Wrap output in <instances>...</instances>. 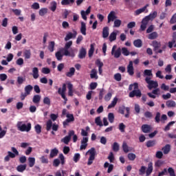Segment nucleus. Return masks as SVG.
I'll return each instance as SVG.
<instances>
[{
	"label": "nucleus",
	"instance_id": "f257e3e1",
	"mask_svg": "<svg viewBox=\"0 0 176 176\" xmlns=\"http://www.w3.org/2000/svg\"><path fill=\"white\" fill-rule=\"evenodd\" d=\"M12 151H8V155L4 157V162H10V159H14L16 156H19V151L15 147L11 148Z\"/></svg>",
	"mask_w": 176,
	"mask_h": 176
},
{
	"label": "nucleus",
	"instance_id": "f03ea898",
	"mask_svg": "<svg viewBox=\"0 0 176 176\" xmlns=\"http://www.w3.org/2000/svg\"><path fill=\"white\" fill-rule=\"evenodd\" d=\"M16 127L18 129V130H19V131H27V133H28V131H31V123H28V124H23V121H19L16 124Z\"/></svg>",
	"mask_w": 176,
	"mask_h": 176
},
{
	"label": "nucleus",
	"instance_id": "7ed1b4c3",
	"mask_svg": "<svg viewBox=\"0 0 176 176\" xmlns=\"http://www.w3.org/2000/svg\"><path fill=\"white\" fill-rule=\"evenodd\" d=\"M58 157L60 160L59 159L54 160L53 164H52L54 167H58V166H60V164H62V166H64V164H65V157H64V155L63 153H60L59 154Z\"/></svg>",
	"mask_w": 176,
	"mask_h": 176
},
{
	"label": "nucleus",
	"instance_id": "20e7f679",
	"mask_svg": "<svg viewBox=\"0 0 176 176\" xmlns=\"http://www.w3.org/2000/svg\"><path fill=\"white\" fill-rule=\"evenodd\" d=\"M145 82L147 83L148 89L149 90H152V89H157L159 87V84L157 83V81H153L151 80V78L146 77Z\"/></svg>",
	"mask_w": 176,
	"mask_h": 176
},
{
	"label": "nucleus",
	"instance_id": "39448f33",
	"mask_svg": "<svg viewBox=\"0 0 176 176\" xmlns=\"http://www.w3.org/2000/svg\"><path fill=\"white\" fill-rule=\"evenodd\" d=\"M65 91H67V84L64 83L63 84L62 88H58V93L61 96L62 98L65 100L64 104H67V101H68V99L67 98V96H65Z\"/></svg>",
	"mask_w": 176,
	"mask_h": 176
},
{
	"label": "nucleus",
	"instance_id": "423d86ee",
	"mask_svg": "<svg viewBox=\"0 0 176 176\" xmlns=\"http://www.w3.org/2000/svg\"><path fill=\"white\" fill-rule=\"evenodd\" d=\"M52 129L53 131H57L58 130V124H53L52 120H48L46 123V130L47 131H50Z\"/></svg>",
	"mask_w": 176,
	"mask_h": 176
},
{
	"label": "nucleus",
	"instance_id": "0eeeda50",
	"mask_svg": "<svg viewBox=\"0 0 176 176\" xmlns=\"http://www.w3.org/2000/svg\"><path fill=\"white\" fill-rule=\"evenodd\" d=\"M89 165L90 166V164H93V160H94L96 159V156H97V151L94 147H92L89 150Z\"/></svg>",
	"mask_w": 176,
	"mask_h": 176
},
{
	"label": "nucleus",
	"instance_id": "6e6552de",
	"mask_svg": "<svg viewBox=\"0 0 176 176\" xmlns=\"http://www.w3.org/2000/svg\"><path fill=\"white\" fill-rule=\"evenodd\" d=\"M116 45H113L111 50V55L114 56V58H119L122 56V49L119 47L116 50Z\"/></svg>",
	"mask_w": 176,
	"mask_h": 176
},
{
	"label": "nucleus",
	"instance_id": "1a4fd4ad",
	"mask_svg": "<svg viewBox=\"0 0 176 176\" xmlns=\"http://www.w3.org/2000/svg\"><path fill=\"white\" fill-rule=\"evenodd\" d=\"M75 134V131H69L68 135L65 136L61 140V142H64L66 145H68L69 144V141H71V137Z\"/></svg>",
	"mask_w": 176,
	"mask_h": 176
},
{
	"label": "nucleus",
	"instance_id": "9d476101",
	"mask_svg": "<svg viewBox=\"0 0 176 176\" xmlns=\"http://www.w3.org/2000/svg\"><path fill=\"white\" fill-rule=\"evenodd\" d=\"M126 111V114H125V118H129L130 116V108L129 107H120L118 109L119 113H121L122 115H124V111Z\"/></svg>",
	"mask_w": 176,
	"mask_h": 176
},
{
	"label": "nucleus",
	"instance_id": "9b49d317",
	"mask_svg": "<svg viewBox=\"0 0 176 176\" xmlns=\"http://www.w3.org/2000/svg\"><path fill=\"white\" fill-rule=\"evenodd\" d=\"M142 94L141 93V90L140 89H133L132 91L129 93V97L133 98V97H141Z\"/></svg>",
	"mask_w": 176,
	"mask_h": 176
},
{
	"label": "nucleus",
	"instance_id": "f8f14e48",
	"mask_svg": "<svg viewBox=\"0 0 176 176\" xmlns=\"http://www.w3.org/2000/svg\"><path fill=\"white\" fill-rule=\"evenodd\" d=\"M118 17L116 16L115 12L111 11L107 16V23L109 24L111 21H115Z\"/></svg>",
	"mask_w": 176,
	"mask_h": 176
},
{
	"label": "nucleus",
	"instance_id": "ddd939ff",
	"mask_svg": "<svg viewBox=\"0 0 176 176\" xmlns=\"http://www.w3.org/2000/svg\"><path fill=\"white\" fill-rule=\"evenodd\" d=\"M76 35H78V33L76 31L74 30V33L72 32H69L66 36L65 37V42H67V41H69V39H72L76 38Z\"/></svg>",
	"mask_w": 176,
	"mask_h": 176
},
{
	"label": "nucleus",
	"instance_id": "4468645a",
	"mask_svg": "<svg viewBox=\"0 0 176 176\" xmlns=\"http://www.w3.org/2000/svg\"><path fill=\"white\" fill-rule=\"evenodd\" d=\"M127 72L131 76L134 75V67H133V61H129V63L127 66Z\"/></svg>",
	"mask_w": 176,
	"mask_h": 176
},
{
	"label": "nucleus",
	"instance_id": "2eb2a0df",
	"mask_svg": "<svg viewBox=\"0 0 176 176\" xmlns=\"http://www.w3.org/2000/svg\"><path fill=\"white\" fill-rule=\"evenodd\" d=\"M62 53H63V56H69V57H75V53L74 52H70L68 51L67 48H63L61 50Z\"/></svg>",
	"mask_w": 176,
	"mask_h": 176
},
{
	"label": "nucleus",
	"instance_id": "dca6fc26",
	"mask_svg": "<svg viewBox=\"0 0 176 176\" xmlns=\"http://www.w3.org/2000/svg\"><path fill=\"white\" fill-rule=\"evenodd\" d=\"M86 54H87V52L86 51V49L84 47H82L78 53V58L80 60L85 58L86 57Z\"/></svg>",
	"mask_w": 176,
	"mask_h": 176
},
{
	"label": "nucleus",
	"instance_id": "f3484780",
	"mask_svg": "<svg viewBox=\"0 0 176 176\" xmlns=\"http://www.w3.org/2000/svg\"><path fill=\"white\" fill-rule=\"evenodd\" d=\"M142 131H143V133H148L150 131H152V126L148 124H143L142 126Z\"/></svg>",
	"mask_w": 176,
	"mask_h": 176
},
{
	"label": "nucleus",
	"instance_id": "a211bd4d",
	"mask_svg": "<svg viewBox=\"0 0 176 176\" xmlns=\"http://www.w3.org/2000/svg\"><path fill=\"white\" fill-rule=\"evenodd\" d=\"M154 52H157V50H159L162 46V43L157 41H153L152 44Z\"/></svg>",
	"mask_w": 176,
	"mask_h": 176
},
{
	"label": "nucleus",
	"instance_id": "6ab92c4d",
	"mask_svg": "<svg viewBox=\"0 0 176 176\" xmlns=\"http://www.w3.org/2000/svg\"><path fill=\"white\" fill-rule=\"evenodd\" d=\"M152 171H153V164L152 162H149L148 164V168L146 170V175H151V174H152Z\"/></svg>",
	"mask_w": 176,
	"mask_h": 176
},
{
	"label": "nucleus",
	"instance_id": "aec40b11",
	"mask_svg": "<svg viewBox=\"0 0 176 176\" xmlns=\"http://www.w3.org/2000/svg\"><path fill=\"white\" fill-rule=\"evenodd\" d=\"M67 89H68V96H69V97H72V96H74V85H72V83L71 82H68L67 83Z\"/></svg>",
	"mask_w": 176,
	"mask_h": 176
},
{
	"label": "nucleus",
	"instance_id": "412c9836",
	"mask_svg": "<svg viewBox=\"0 0 176 176\" xmlns=\"http://www.w3.org/2000/svg\"><path fill=\"white\" fill-rule=\"evenodd\" d=\"M58 155V149L56 148H54L51 150L50 153V159H53V157H56Z\"/></svg>",
	"mask_w": 176,
	"mask_h": 176
},
{
	"label": "nucleus",
	"instance_id": "4be33fe9",
	"mask_svg": "<svg viewBox=\"0 0 176 176\" xmlns=\"http://www.w3.org/2000/svg\"><path fill=\"white\" fill-rule=\"evenodd\" d=\"M32 76L34 79H38L39 78V69L38 67H34L32 69Z\"/></svg>",
	"mask_w": 176,
	"mask_h": 176
},
{
	"label": "nucleus",
	"instance_id": "5701e85b",
	"mask_svg": "<svg viewBox=\"0 0 176 176\" xmlns=\"http://www.w3.org/2000/svg\"><path fill=\"white\" fill-rule=\"evenodd\" d=\"M148 6H149L148 4H146L145 6H144L143 8L138 9L137 10L135 11V16H138V14H141V13H144V12H145V10H146V8H148Z\"/></svg>",
	"mask_w": 176,
	"mask_h": 176
},
{
	"label": "nucleus",
	"instance_id": "b1692460",
	"mask_svg": "<svg viewBox=\"0 0 176 176\" xmlns=\"http://www.w3.org/2000/svg\"><path fill=\"white\" fill-rule=\"evenodd\" d=\"M33 89L34 87H32L31 85H28L25 87V93L27 94L28 96H30Z\"/></svg>",
	"mask_w": 176,
	"mask_h": 176
},
{
	"label": "nucleus",
	"instance_id": "393cba45",
	"mask_svg": "<svg viewBox=\"0 0 176 176\" xmlns=\"http://www.w3.org/2000/svg\"><path fill=\"white\" fill-rule=\"evenodd\" d=\"M171 146L170 144H166L162 148V151H163L164 155H168Z\"/></svg>",
	"mask_w": 176,
	"mask_h": 176
},
{
	"label": "nucleus",
	"instance_id": "a878e982",
	"mask_svg": "<svg viewBox=\"0 0 176 176\" xmlns=\"http://www.w3.org/2000/svg\"><path fill=\"white\" fill-rule=\"evenodd\" d=\"M27 168V164H20L16 167V171L19 173H23Z\"/></svg>",
	"mask_w": 176,
	"mask_h": 176
},
{
	"label": "nucleus",
	"instance_id": "bb28decb",
	"mask_svg": "<svg viewBox=\"0 0 176 176\" xmlns=\"http://www.w3.org/2000/svg\"><path fill=\"white\" fill-rule=\"evenodd\" d=\"M107 36H109V28L104 27L102 30V38H107Z\"/></svg>",
	"mask_w": 176,
	"mask_h": 176
},
{
	"label": "nucleus",
	"instance_id": "cd10ccee",
	"mask_svg": "<svg viewBox=\"0 0 176 176\" xmlns=\"http://www.w3.org/2000/svg\"><path fill=\"white\" fill-rule=\"evenodd\" d=\"M90 78L91 79H98V76L97 75V71L96 69H93L91 71V74H90Z\"/></svg>",
	"mask_w": 176,
	"mask_h": 176
},
{
	"label": "nucleus",
	"instance_id": "c85d7f7f",
	"mask_svg": "<svg viewBox=\"0 0 176 176\" xmlns=\"http://www.w3.org/2000/svg\"><path fill=\"white\" fill-rule=\"evenodd\" d=\"M144 76H146V78H151V79H152V78H153L152 70L145 69L144 71Z\"/></svg>",
	"mask_w": 176,
	"mask_h": 176
},
{
	"label": "nucleus",
	"instance_id": "c756f323",
	"mask_svg": "<svg viewBox=\"0 0 176 176\" xmlns=\"http://www.w3.org/2000/svg\"><path fill=\"white\" fill-rule=\"evenodd\" d=\"M75 75V68L74 67H71L69 69V71L66 73V76L67 78H72Z\"/></svg>",
	"mask_w": 176,
	"mask_h": 176
},
{
	"label": "nucleus",
	"instance_id": "7c9ffc66",
	"mask_svg": "<svg viewBox=\"0 0 176 176\" xmlns=\"http://www.w3.org/2000/svg\"><path fill=\"white\" fill-rule=\"evenodd\" d=\"M34 104H39L41 102V95H34L32 98Z\"/></svg>",
	"mask_w": 176,
	"mask_h": 176
},
{
	"label": "nucleus",
	"instance_id": "2f4dec72",
	"mask_svg": "<svg viewBox=\"0 0 176 176\" xmlns=\"http://www.w3.org/2000/svg\"><path fill=\"white\" fill-rule=\"evenodd\" d=\"M133 45L135 47H142V41H141V39L135 40Z\"/></svg>",
	"mask_w": 176,
	"mask_h": 176
},
{
	"label": "nucleus",
	"instance_id": "473e14b6",
	"mask_svg": "<svg viewBox=\"0 0 176 176\" xmlns=\"http://www.w3.org/2000/svg\"><path fill=\"white\" fill-rule=\"evenodd\" d=\"M50 9L52 10V12H56V9H57V2L54 1H52L50 3Z\"/></svg>",
	"mask_w": 176,
	"mask_h": 176
},
{
	"label": "nucleus",
	"instance_id": "72a5a7b5",
	"mask_svg": "<svg viewBox=\"0 0 176 176\" xmlns=\"http://www.w3.org/2000/svg\"><path fill=\"white\" fill-rule=\"evenodd\" d=\"M117 35L118 33H116V32H113L112 33H111L109 37L110 42H113V41H116Z\"/></svg>",
	"mask_w": 176,
	"mask_h": 176
},
{
	"label": "nucleus",
	"instance_id": "f704fd0d",
	"mask_svg": "<svg viewBox=\"0 0 176 176\" xmlns=\"http://www.w3.org/2000/svg\"><path fill=\"white\" fill-rule=\"evenodd\" d=\"M23 54L26 60L31 58V50H25V52H23Z\"/></svg>",
	"mask_w": 176,
	"mask_h": 176
},
{
	"label": "nucleus",
	"instance_id": "c9c22d12",
	"mask_svg": "<svg viewBox=\"0 0 176 176\" xmlns=\"http://www.w3.org/2000/svg\"><path fill=\"white\" fill-rule=\"evenodd\" d=\"M56 43H54V41H51L49 43L48 45V50H50V52L51 53H53V52H54V46H55Z\"/></svg>",
	"mask_w": 176,
	"mask_h": 176
},
{
	"label": "nucleus",
	"instance_id": "e433bc0d",
	"mask_svg": "<svg viewBox=\"0 0 176 176\" xmlns=\"http://www.w3.org/2000/svg\"><path fill=\"white\" fill-rule=\"evenodd\" d=\"M118 98H114L111 103L108 106V109H111V108H114L115 105L118 104Z\"/></svg>",
	"mask_w": 176,
	"mask_h": 176
},
{
	"label": "nucleus",
	"instance_id": "4c0bfd02",
	"mask_svg": "<svg viewBox=\"0 0 176 176\" xmlns=\"http://www.w3.org/2000/svg\"><path fill=\"white\" fill-rule=\"evenodd\" d=\"M80 32L82 35H86V23L81 22Z\"/></svg>",
	"mask_w": 176,
	"mask_h": 176
},
{
	"label": "nucleus",
	"instance_id": "58836bf2",
	"mask_svg": "<svg viewBox=\"0 0 176 176\" xmlns=\"http://www.w3.org/2000/svg\"><path fill=\"white\" fill-rule=\"evenodd\" d=\"M34 130L36 134H40L41 133H42V126L39 124H37L34 126Z\"/></svg>",
	"mask_w": 176,
	"mask_h": 176
},
{
	"label": "nucleus",
	"instance_id": "ea45409f",
	"mask_svg": "<svg viewBox=\"0 0 176 176\" xmlns=\"http://www.w3.org/2000/svg\"><path fill=\"white\" fill-rule=\"evenodd\" d=\"M146 17H148V20H153V19H156V17H157V12L154 11Z\"/></svg>",
	"mask_w": 176,
	"mask_h": 176
},
{
	"label": "nucleus",
	"instance_id": "a19ab883",
	"mask_svg": "<svg viewBox=\"0 0 176 176\" xmlns=\"http://www.w3.org/2000/svg\"><path fill=\"white\" fill-rule=\"evenodd\" d=\"M87 14H89V8H87L86 12L82 10L81 11V16L83 20H87Z\"/></svg>",
	"mask_w": 176,
	"mask_h": 176
},
{
	"label": "nucleus",
	"instance_id": "79ce46f5",
	"mask_svg": "<svg viewBox=\"0 0 176 176\" xmlns=\"http://www.w3.org/2000/svg\"><path fill=\"white\" fill-rule=\"evenodd\" d=\"M120 25H122V21L120 19H116L114 21L113 28H119V27H120Z\"/></svg>",
	"mask_w": 176,
	"mask_h": 176
},
{
	"label": "nucleus",
	"instance_id": "37998d69",
	"mask_svg": "<svg viewBox=\"0 0 176 176\" xmlns=\"http://www.w3.org/2000/svg\"><path fill=\"white\" fill-rule=\"evenodd\" d=\"M155 145H156V140H148L146 142L147 148H151L152 146H155Z\"/></svg>",
	"mask_w": 176,
	"mask_h": 176
},
{
	"label": "nucleus",
	"instance_id": "c03bdc74",
	"mask_svg": "<svg viewBox=\"0 0 176 176\" xmlns=\"http://www.w3.org/2000/svg\"><path fill=\"white\" fill-rule=\"evenodd\" d=\"M159 36V34H157V32H153L151 34H148V39H156Z\"/></svg>",
	"mask_w": 176,
	"mask_h": 176
},
{
	"label": "nucleus",
	"instance_id": "a18cd8bd",
	"mask_svg": "<svg viewBox=\"0 0 176 176\" xmlns=\"http://www.w3.org/2000/svg\"><path fill=\"white\" fill-rule=\"evenodd\" d=\"M133 90H139L138 89V84L137 82H135L133 84H131L129 85V90H130V91H131V90H133Z\"/></svg>",
	"mask_w": 176,
	"mask_h": 176
},
{
	"label": "nucleus",
	"instance_id": "49530a36",
	"mask_svg": "<svg viewBox=\"0 0 176 176\" xmlns=\"http://www.w3.org/2000/svg\"><path fill=\"white\" fill-rule=\"evenodd\" d=\"M74 2H75V0H62L61 5L67 6V5H69V3H74Z\"/></svg>",
	"mask_w": 176,
	"mask_h": 176
},
{
	"label": "nucleus",
	"instance_id": "de8ad7c7",
	"mask_svg": "<svg viewBox=\"0 0 176 176\" xmlns=\"http://www.w3.org/2000/svg\"><path fill=\"white\" fill-rule=\"evenodd\" d=\"M96 44L93 43L90 45V50L89 51V57H92L93 54H94V46Z\"/></svg>",
	"mask_w": 176,
	"mask_h": 176
},
{
	"label": "nucleus",
	"instance_id": "09e8293b",
	"mask_svg": "<svg viewBox=\"0 0 176 176\" xmlns=\"http://www.w3.org/2000/svg\"><path fill=\"white\" fill-rule=\"evenodd\" d=\"M43 102L45 105H47L48 107H50L51 105V101L49 97H45L43 100Z\"/></svg>",
	"mask_w": 176,
	"mask_h": 176
},
{
	"label": "nucleus",
	"instance_id": "8fccbe9b",
	"mask_svg": "<svg viewBox=\"0 0 176 176\" xmlns=\"http://www.w3.org/2000/svg\"><path fill=\"white\" fill-rule=\"evenodd\" d=\"M122 149L125 153H129V152H130V150H129V146L126 142H124L122 144Z\"/></svg>",
	"mask_w": 176,
	"mask_h": 176
},
{
	"label": "nucleus",
	"instance_id": "3c124183",
	"mask_svg": "<svg viewBox=\"0 0 176 176\" xmlns=\"http://www.w3.org/2000/svg\"><path fill=\"white\" fill-rule=\"evenodd\" d=\"M28 162H29V167H32L33 166H35V157H30L28 158Z\"/></svg>",
	"mask_w": 176,
	"mask_h": 176
},
{
	"label": "nucleus",
	"instance_id": "603ef678",
	"mask_svg": "<svg viewBox=\"0 0 176 176\" xmlns=\"http://www.w3.org/2000/svg\"><path fill=\"white\" fill-rule=\"evenodd\" d=\"M166 105L168 108H174L175 107L176 104L174 100H168L166 102Z\"/></svg>",
	"mask_w": 176,
	"mask_h": 176
},
{
	"label": "nucleus",
	"instance_id": "864d4df0",
	"mask_svg": "<svg viewBox=\"0 0 176 176\" xmlns=\"http://www.w3.org/2000/svg\"><path fill=\"white\" fill-rule=\"evenodd\" d=\"M47 13V8H41L40 9L38 14L39 16H43Z\"/></svg>",
	"mask_w": 176,
	"mask_h": 176
},
{
	"label": "nucleus",
	"instance_id": "5fc2aeb1",
	"mask_svg": "<svg viewBox=\"0 0 176 176\" xmlns=\"http://www.w3.org/2000/svg\"><path fill=\"white\" fill-rule=\"evenodd\" d=\"M63 54H61V52L58 51L55 54V56L57 58L58 61H61L63 60Z\"/></svg>",
	"mask_w": 176,
	"mask_h": 176
},
{
	"label": "nucleus",
	"instance_id": "6e6d98bb",
	"mask_svg": "<svg viewBox=\"0 0 176 176\" xmlns=\"http://www.w3.org/2000/svg\"><path fill=\"white\" fill-rule=\"evenodd\" d=\"M95 123L97 124V126H102V122L101 121V118L100 117H97L95 119Z\"/></svg>",
	"mask_w": 176,
	"mask_h": 176
},
{
	"label": "nucleus",
	"instance_id": "4d7b16f0",
	"mask_svg": "<svg viewBox=\"0 0 176 176\" xmlns=\"http://www.w3.org/2000/svg\"><path fill=\"white\" fill-rule=\"evenodd\" d=\"M113 151L114 152L119 151V144L118 142H114L112 146Z\"/></svg>",
	"mask_w": 176,
	"mask_h": 176
},
{
	"label": "nucleus",
	"instance_id": "13d9d810",
	"mask_svg": "<svg viewBox=\"0 0 176 176\" xmlns=\"http://www.w3.org/2000/svg\"><path fill=\"white\" fill-rule=\"evenodd\" d=\"M145 171H146V167L142 166L139 169V175H144L145 174Z\"/></svg>",
	"mask_w": 176,
	"mask_h": 176
},
{
	"label": "nucleus",
	"instance_id": "bf43d9fd",
	"mask_svg": "<svg viewBox=\"0 0 176 176\" xmlns=\"http://www.w3.org/2000/svg\"><path fill=\"white\" fill-rule=\"evenodd\" d=\"M108 119L110 123H113V120H115V116H113V113H109L108 115Z\"/></svg>",
	"mask_w": 176,
	"mask_h": 176
},
{
	"label": "nucleus",
	"instance_id": "052dcab7",
	"mask_svg": "<svg viewBox=\"0 0 176 176\" xmlns=\"http://www.w3.org/2000/svg\"><path fill=\"white\" fill-rule=\"evenodd\" d=\"M73 160L75 163H78V160H80V154L79 153L74 154Z\"/></svg>",
	"mask_w": 176,
	"mask_h": 176
},
{
	"label": "nucleus",
	"instance_id": "680f3d73",
	"mask_svg": "<svg viewBox=\"0 0 176 176\" xmlns=\"http://www.w3.org/2000/svg\"><path fill=\"white\" fill-rule=\"evenodd\" d=\"M114 79L117 82H120L122 80V74L117 73L114 75Z\"/></svg>",
	"mask_w": 176,
	"mask_h": 176
},
{
	"label": "nucleus",
	"instance_id": "e2e57ef3",
	"mask_svg": "<svg viewBox=\"0 0 176 176\" xmlns=\"http://www.w3.org/2000/svg\"><path fill=\"white\" fill-rule=\"evenodd\" d=\"M66 118H67V120H69V122H74L75 120V118L74 117V114H67Z\"/></svg>",
	"mask_w": 176,
	"mask_h": 176
},
{
	"label": "nucleus",
	"instance_id": "0e129e2a",
	"mask_svg": "<svg viewBox=\"0 0 176 176\" xmlns=\"http://www.w3.org/2000/svg\"><path fill=\"white\" fill-rule=\"evenodd\" d=\"M167 171L170 176H176L175 171L174 170V168H173L172 167L168 168Z\"/></svg>",
	"mask_w": 176,
	"mask_h": 176
},
{
	"label": "nucleus",
	"instance_id": "69168bd1",
	"mask_svg": "<svg viewBox=\"0 0 176 176\" xmlns=\"http://www.w3.org/2000/svg\"><path fill=\"white\" fill-rule=\"evenodd\" d=\"M162 115L160 114V112H157L156 113L155 118V120L156 123H160V118H161Z\"/></svg>",
	"mask_w": 176,
	"mask_h": 176
},
{
	"label": "nucleus",
	"instance_id": "338daca9",
	"mask_svg": "<svg viewBox=\"0 0 176 176\" xmlns=\"http://www.w3.org/2000/svg\"><path fill=\"white\" fill-rule=\"evenodd\" d=\"M135 157H136V155L134 153H129L128 154L129 160H131L133 162V161L135 160Z\"/></svg>",
	"mask_w": 176,
	"mask_h": 176
},
{
	"label": "nucleus",
	"instance_id": "774afa93",
	"mask_svg": "<svg viewBox=\"0 0 176 176\" xmlns=\"http://www.w3.org/2000/svg\"><path fill=\"white\" fill-rule=\"evenodd\" d=\"M170 24H175V23H176V13L170 19Z\"/></svg>",
	"mask_w": 176,
	"mask_h": 176
}]
</instances>
